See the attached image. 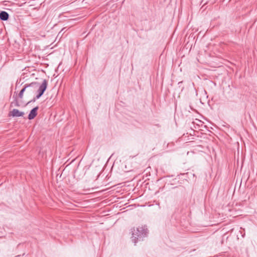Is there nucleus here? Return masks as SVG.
Segmentation results:
<instances>
[{
    "instance_id": "1",
    "label": "nucleus",
    "mask_w": 257,
    "mask_h": 257,
    "mask_svg": "<svg viewBox=\"0 0 257 257\" xmlns=\"http://www.w3.org/2000/svg\"><path fill=\"white\" fill-rule=\"evenodd\" d=\"M132 241L136 244L138 241L143 240L144 237L147 236L149 230L147 226L145 225L141 227H137L136 229L135 228L132 229Z\"/></svg>"
},
{
    "instance_id": "2",
    "label": "nucleus",
    "mask_w": 257,
    "mask_h": 257,
    "mask_svg": "<svg viewBox=\"0 0 257 257\" xmlns=\"http://www.w3.org/2000/svg\"><path fill=\"white\" fill-rule=\"evenodd\" d=\"M48 86V81L46 79L43 80L42 83L40 85L37 90V94L32 100L27 103V105L34 102L37 99L40 98L46 91Z\"/></svg>"
},
{
    "instance_id": "9",
    "label": "nucleus",
    "mask_w": 257,
    "mask_h": 257,
    "mask_svg": "<svg viewBox=\"0 0 257 257\" xmlns=\"http://www.w3.org/2000/svg\"><path fill=\"white\" fill-rule=\"evenodd\" d=\"M182 83V81L179 82L178 83V84H179V85H181V83Z\"/></svg>"
},
{
    "instance_id": "7",
    "label": "nucleus",
    "mask_w": 257,
    "mask_h": 257,
    "mask_svg": "<svg viewBox=\"0 0 257 257\" xmlns=\"http://www.w3.org/2000/svg\"><path fill=\"white\" fill-rule=\"evenodd\" d=\"M9 19V14L8 12L4 11L0 12V20L3 21H8Z\"/></svg>"
},
{
    "instance_id": "10",
    "label": "nucleus",
    "mask_w": 257,
    "mask_h": 257,
    "mask_svg": "<svg viewBox=\"0 0 257 257\" xmlns=\"http://www.w3.org/2000/svg\"><path fill=\"white\" fill-rule=\"evenodd\" d=\"M182 83V81L179 82L178 83V84H179V85H181V83Z\"/></svg>"
},
{
    "instance_id": "8",
    "label": "nucleus",
    "mask_w": 257,
    "mask_h": 257,
    "mask_svg": "<svg viewBox=\"0 0 257 257\" xmlns=\"http://www.w3.org/2000/svg\"><path fill=\"white\" fill-rule=\"evenodd\" d=\"M27 86H25V85H24L23 88L21 89L18 94V97L22 99L23 97V94L25 91H26V88Z\"/></svg>"
},
{
    "instance_id": "4",
    "label": "nucleus",
    "mask_w": 257,
    "mask_h": 257,
    "mask_svg": "<svg viewBox=\"0 0 257 257\" xmlns=\"http://www.w3.org/2000/svg\"><path fill=\"white\" fill-rule=\"evenodd\" d=\"M25 113L23 111H21L18 109L14 108L9 114V116L14 117H21L23 116Z\"/></svg>"
},
{
    "instance_id": "6",
    "label": "nucleus",
    "mask_w": 257,
    "mask_h": 257,
    "mask_svg": "<svg viewBox=\"0 0 257 257\" xmlns=\"http://www.w3.org/2000/svg\"><path fill=\"white\" fill-rule=\"evenodd\" d=\"M13 98H14V100L13 101H12L11 103L10 106L11 107H13V106L19 107V106H20V104L19 102L18 99V96H17L16 92H14V95L13 96Z\"/></svg>"
},
{
    "instance_id": "5",
    "label": "nucleus",
    "mask_w": 257,
    "mask_h": 257,
    "mask_svg": "<svg viewBox=\"0 0 257 257\" xmlns=\"http://www.w3.org/2000/svg\"><path fill=\"white\" fill-rule=\"evenodd\" d=\"M38 109H39V106H37L31 110V111L28 115V118L29 120H32L33 119H34L37 116V115L38 114L37 111H38Z\"/></svg>"
},
{
    "instance_id": "3",
    "label": "nucleus",
    "mask_w": 257,
    "mask_h": 257,
    "mask_svg": "<svg viewBox=\"0 0 257 257\" xmlns=\"http://www.w3.org/2000/svg\"><path fill=\"white\" fill-rule=\"evenodd\" d=\"M25 86H27L26 92L30 94L34 93L40 86L39 83L37 82H33L30 84H25Z\"/></svg>"
}]
</instances>
